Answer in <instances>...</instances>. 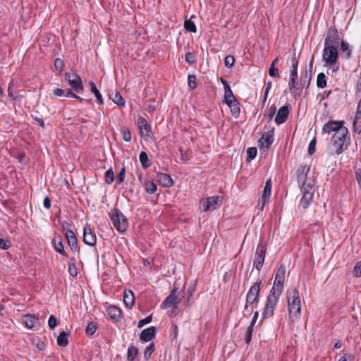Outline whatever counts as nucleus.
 Listing matches in <instances>:
<instances>
[{
    "mask_svg": "<svg viewBox=\"0 0 361 361\" xmlns=\"http://www.w3.org/2000/svg\"><path fill=\"white\" fill-rule=\"evenodd\" d=\"M322 130L328 134L334 133L331 145L336 154H341L347 149L350 137L343 121H329L323 126Z\"/></svg>",
    "mask_w": 361,
    "mask_h": 361,
    "instance_id": "nucleus-1",
    "label": "nucleus"
},
{
    "mask_svg": "<svg viewBox=\"0 0 361 361\" xmlns=\"http://www.w3.org/2000/svg\"><path fill=\"white\" fill-rule=\"evenodd\" d=\"M309 173L310 167L307 166H302L297 171L298 183L302 193L300 205L304 209L309 207L314 193V181L308 176Z\"/></svg>",
    "mask_w": 361,
    "mask_h": 361,
    "instance_id": "nucleus-2",
    "label": "nucleus"
},
{
    "mask_svg": "<svg viewBox=\"0 0 361 361\" xmlns=\"http://www.w3.org/2000/svg\"><path fill=\"white\" fill-rule=\"evenodd\" d=\"M287 301L288 305L289 318L291 322L298 321L301 315V300L296 288L287 291Z\"/></svg>",
    "mask_w": 361,
    "mask_h": 361,
    "instance_id": "nucleus-3",
    "label": "nucleus"
},
{
    "mask_svg": "<svg viewBox=\"0 0 361 361\" xmlns=\"http://www.w3.org/2000/svg\"><path fill=\"white\" fill-rule=\"evenodd\" d=\"M109 216L114 228L119 232H124L128 227V223L126 217L119 209L114 208L109 212Z\"/></svg>",
    "mask_w": 361,
    "mask_h": 361,
    "instance_id": "nucleus-4",
    "label": "nucleus"
},
{
    "mask_svg": "<svg viewBox=\"0 0 361 361\" xmlns=\"http://www.w3.org/2000/svg\"><path fill=\"white\" fill-rule=\"evenodd\" d=\"M260 286L261 281H257L250 288L246 296L245 311L252 312V308L250 311L249 307L253 305L257 307L259 300Z\"/></svg>",
    "mask_w": 361,
    "mask_h": 361,
    "instance_id": "nucleus-5",
    "label": "nucleus"
},
{
    "mask_svg": "<svg viewBox=\"0 0 361 361\" xmlns=\"http://www.w3.org/2000/svg\"><path fill=\"white\" fill-rule=\"evenodd\" d=\"M282 293L271 290L267 296L265 307L263 312V317H269L273 315L279 298Z\"/></svg>",
    "mask_w": 361,
    "mask_h": 361,
    "instance_id": "nucleus-6",
    "label": "nucleus"
},
{
    "mask_svg": "<svg viewBox=\"0 0 361 361\" xmlns=\"http://www.w3.org/2000/svg\"><path fill=\"white\" fill-rule=\"evenodd\" d=\"M338 56L337 46H324L322 55L324 66L334 65L338 61Z\"/></svg>",
    "mask_w": 361,
    "mask_h": 361,
    "instance_id": "nucleus-7",
    "label": "nucleus"
},
{
    "mask_svg": "<svg viewBox=\"0 0 361 361\" xmlns=\"http://www.w3.org/2000/svg\"><path fill=\"white\" fill-rule=\"evenodd\" d=\"M274 128L262 134L261 138L258 141V147L260 151L265 152L270 148L274 140Z\"/></svg>",
    "mask_w": 361,
    "mask_h": 361,
    "instance_id": "nucleus-8",
    "label": "nucleus"
},
{
    "mask_svg": "<svg viewBox=\"0 0 361 361\" xmlns=\"http://www.w3.org/2000/svg\"><path fill=\"white\" fill-rule=\"evenodd\" d=\"M286 271V266L284 264H281L276 273L274 286L271 290H274L276 291L282 293L285 281Z\"/></svg>",
    "mask_w": 361,
    "mask_h": 361,
    "instance_id": "nucleus-9",
    "label": "nucleus"
},
{
    "mask_svg": "<svg viewBox=\"0 0 361 361\" xmlns=\"http://www.w3.org/2000/svg\"><path fill=\"white\" fill-rule=\"evenodd\" d=\"M66 80L72 88L78 93L83 92V85L80 77L75 73H67Z\"/></svg>",
    "mask_w": 361,
    "mask_h": 361,
    "instance_id": "nucleus-10",
    "label": "nucleus"
},
{
    "mask_svg": "<svg viewBox=\"0 0 361 361\" xmlns=\"http://www.w3.org/2000/svg\"><path fill=\"white\" fill-rule=\"evenodd\" d=\"M266 245L264 243H260L257 247L255 258L254 260V265L257 271H260L263 267L266 256Z\"/></svg>",
    "mask_w": 361,
    "mask_h": 361,
    "instance_id": "nucleus-11",
    "label": "nucleus"
},
{
    "mask_svg": "<svg viewBox=\"0 0 361 361\" xmlns=\"http://www.w3.org/2000/svg\"><path fill=\"white\" fill-rule=\"evenodd\" d=\"M339 43V35L338 30L335 27H330L325 37L324 46H337Z\"/></svg>",
    "mask_w": 361,
    "mask_h": 361,
    "instance_id": "nucleus-12",
    "label": "nucleus"
},
{
    "mask_svg": "<svg viewBox=\"0 0 361 361\" xmlns=\"http://www.w3.org/2000/svg\"><path fill=\"white\" fill-rule=\"evenodd\" d=\"M83 242L90 246H94L97 242L95 233L92 231L90 226L87 225L83 228Z\"/></svg>",
    "mask_w": 361,
    "mask_h": 361,
    "instance_id": "nucleus-13",
    "label": "nucleus"
},
{
    "mask_svg": "<svg viewBox=\"0 0 361 361\" xmlns=\"http://www.w3.org/2000/svg\"><path fill=\"white\" fill-rule=\"evenodd\" d=\"M23 324L28 329H33L40 326L39 318L35 314H25L22 317Z\"/></svg>",
    "mask_w": 361,
    "mask_h": 361,
    "instance_id": "nucleus-14",
    "label": "nucleus"
},
{
    "mask_svg": "<svg viewBox=\"0 0 361 361\" xmlns=\"http://www.w3.org/2000/svg\"><path fill=\"white\" fill-rule=\"evenodd\" d=\"M176 289L173 288L169 295L164 300V302L161 305V307L162 309H167L170 307L172 305L176 306V303H178L180 302V299H178L176 295Z\"/></svg>",
    "mask_w": 361,
    "mask_h": 361,
    "instance_id": "nucleus-15",
    "label": "nucleus"
},
{
    "mask_svg": "<svg viewBox=\"0 0 361 361\" xmlns=\"http://www.w3.org/2000/svg\"><path fill=\"white\" fill-rule=\"evenodd\" d=\"M271 179H269L266 181V183H265V185H264V188L263 190V193H262V195L261 197V201L262 203L261 209H263L266 203L268 202L270 195H271Z\"/></svg>",
    "mask_w": 361,
    "mask_h": 361,
    "instance_id": "nucleus-16",
    "label": "nucleus"
},
{
    "mask_svg": "<svg viewBox=\"0 0 361 361\" xmlns=\"http://www.w3.org/2000/svg\"><path fill=\"white\" fill-rule=\"evenodd\" d=\"M288 114H289V110H288V106H281L279 109V111L276 114V116L275 118V122L278 125L283 123L286 121V119L288 116Z\"/></svg>",
    "mask_w": 361,
    "mask_h": 361,
    "instance_id": "nucleus-17",
    "label": "nucleus"
},
{
    "mask_svg": "<svg viewBox=\"0 0 361 361\" xmlns=\"http://www.w3.org/2000/svg\"><path fill=\"white\" fill-rule=\"evenodd\" d=\"M156 335V329L154 326H150L142 331L140 333V340L148 342L152 341Z\"/></svg>",
    "mask_w": 361,
    "mask_h": 361,
    "instance_id": "nucleus-18",
    "label": "nucleus"
},
{
    "mask_svg": "<svg viewBox=\"0 0 361 361\" xmlns=\"http://www.w3.org/2000/svg\"><path fill=\"white\" fill-rule=\"evenodd\" d=\"M66 237L68 241V244L73 252L78 250V240L72 230H68L66 232Z\"/></svg>",
    "mask_w": 361,
    "mask_h": 361,
    "instance_id": "nucleus-19",
    "label": "nucleus"
},
{
    "mask_svg": "<svg viewBox=\"0 0 361 361\" xmlns=\"http://www.w3.org/2000/svg\"><path fill=\"white\" fill-rule=\"evenodd\" d=\"M159 182L164 186L169 188L173 185V181L171 177L166 173H159L157 174Z\"/></svg>",
    "mask_w": 361,
    "mask_h": 361,
    "instance_id": "nucleus-20",
    "label": "nucleus"
},
{
    "mask_svg": "<svg viewBox=\"0 0 361 361\" xmlns=\"http://www.w3.org/2000/svg\"><path fill=\"white\" fill-rule=\"evenodd\" d=\"M123 302L126 307L130 309L135 304V296L130 290H125Z\"/></svg>",
    "mask_w": 361,
    "mask_h": 361,
    "instance_id": "nucleus-21",
    "label": "nucleus"
},
{
    "mask_svg": "<svg viewBox=\"0 0 361 361\" xmlns=\"http://www.w3.org/2000/svg\"><path fill=\"white\" fill-rule=\"evenodd\" d=\"M107 313L110 318L114 321H118L121 317V310L116 306H110L107 309Z\"/></svg>",
    "mask_w": 361,
    "mask_h": 361,
    "instance_id": "nucleus-22",
    "label": "nucleus"
},
{
    "mask_svg": "<svg viewBox=\"0 0 361 361\" xmlns=\"http://www.w3.org/2000/svg\"><path fill=\"white\" fill-rule=\"evenodd\" d=\"M288 85L290 90H299V82L298 78V72H290V79L288 82Z\"/></svg>",
    "mask_w": 361,
    "mask_h": 361,
    "instance_id": "nucleus-23",
    "label": "nucleus"
},
{
    "mask_svg": "<svg viewBox=\"0 0 361 361\" xmlns=\"http://www.w3.org/2000/svg\"><path fill=\"white\" fill-rule=\"evenodd\" d=\"M109 98L118 106L121 107L125 106L126 102L121 94L118 92H112L109 94Z\"/></svg>",
    "mask_w": 361,
    "mask_h": 361,
    "instance_id": "nucleus-24",
    "label": "nucleus"
},
{
    "mask_svg": "<svg viewBox=\"0 0 361 361\" xmlns=\"http://www.w3.org/2000/svg\"><path fill=\"white\" fill-rule=\"evenodd\" d=\"M53 245L56 252L61 255H65L64 246L62 242V238L60 235L56 236L53 239Z\"/></svg>",
    "mask_w": 361,
    "mask_h": 361,
    "instance_id": "nucleus-25",
    "label": "nucleus"
},
{
    "mask_svg": "<svg viewBox=\"0 0 361 361\" xmlns=\"http://www.w3.org/2000/svg\"><path fill=\"white\" fill-rule=\"evenodd\" d=\"M207 202L210 207L211 210H214L217 209L222 203V198L219 196H213L208 197Z\"/></svg>",
    "mask_w": 361,
    "mask_h": 361,
    "instance_id": "nucleus-26",
    "label": "nucleus"
},
{
    "mask_svg": "<svg viewBox=\"0 0 361 361\" xmlns=\"http://www.w3.org/2000/svg\"><path fill=\"white\" fill-rule=\"evenodd\" d=\"M226 104L229 106L232 116L235 118H238L240 114V109L237 99L231 102V103H227Z\"/></svg>",
    "mask_w": 361,
    "mask_h": 361,
    "instance_id": "nucleus-27",
    "label": "nucleus"
},
{
    "mask_svg": "<svg viewBox=\"0 0 361 361\" xmlns=\"http://www.w3.org/2000/svg\"><path fill=\"white\" fill-rule=\"evenodd\" d=\"M141 136L145 137L146 141H149L152 139V133L151 127L149 124L145 126L139 128Z\"/></svg>",
    "mask_w": 361,
    "mask_h": 361,
    "instance_id": "nucleus-28",
    "label": "nucleus"
},
{
    "mask_svg": "<svg viewBox=\"0 0 361 361\" xmlns=\"http://www.w3.org/2000/svg\"><path fill=\"white\" fill-rule=\"evenodd\" d=\"M138 355V349L134 346L133 345H131L129 346L128 351H127V360L128 361H134L136 357Z\"/></svg>",
    "mask_w": 361,
    "mask_h": 361,
    "instance_id": "nucleus-29",
    "label": "nucleus"
},
{
    "mask_svg": "<svg viewBox=\"0 0 361 361\" xmlns=\"http://www.w3.org/2000/svg\"><path fill=\"white\" fill-rule=\"evenodd\" d=\"M68 334L62 331L59 334L58 338H57V344L59 346L66 347L68 344Z\"/></svg>",
    "mask_w": 361,
    "mask_h": 361,
    "instance_id": "nucleus-30",
    "label": "nucleus"
},
{
    "mask_svg": "<svg viewBox=\"0 0 361 361\" xmlns=\"http://www.w3.org/2000/svg\"><path fill=\"white\" fill-rule=\"evenodd\" d=\"M353 129L355 133H361V113L356 112L354 121H353Z\"/></svg>",
    "mask_w": 361,
    "mask_h": 361,
    "instance_id": "nucleus-31",
    "label": "nucleus"
},
{
    "mask_svg": "<svg viewBox=\"0 0 361 361\" xmlns=\"http://www.w3.org/2000/svg\"><path fill=\"white\" fill-rule=\"evenodd\" d=\"M140 161L144 169H147L151 166L150 160L145 152H142L139 156Z\"/></svg>",
    "mask_w": 361,
    "mask_h": 361,
    "instance_id": "nucleus-32",
    "label": "nucleus"
},
{
    "mask_svg": "<svg viewBox=\"0 0 361 361\" xmlns=\"http://www.w3.org/2000/svg\"><path fill=\"white\" fill-rule=\"evenodd\" d=\"M224 90V102L226 104L236 100L231 87H226Z\"/></svg>",
    "mask_w": 361,
    "mask_h": 361,
    "instance_id": "nucleus-33",
    "label": "nucleus"
},
{
    "mask_svg": "<svg viewBox=\"0 0 361 361\" xmlns=\"http://www.w3.org/2000/svg\"><path fill=\"white\" fill-rule=\"evenodd\" d=\"M89 86H90V91L94 94V95L97 97L99 103L100 104H102L104 103V101H103V99H102V96L101 93L99 92V91L97 90L95 84L93 82H89Z\"/></svg>",
    "mask_w": 361,
    "mask_h": 361,
    "instance_id": "nucleus-34",
    "label": "nucleus"
},
{
    "mask_svg": "<svg viewBox=\"0 0 361 361\" xmlns=\"http://www.w3.org/2000/svg\"><path fill=\"white\" fill-rule=\"evenodd\" d=\"M326 78L324 73H320L317 75V85L319 88H324L326 87Z\"/></svg>",
    "mask_w": 361,
    "mask_h": 361,
    "instance_id": "nucleus-35",
    "label": "nucleus"
},
{
    "mask_svg": "<svg viewBox=\"0 0 361 361\" xmlns=\"http://www.w3.org/2000/svg\"><path fill=\"white\" fill-rule=\"evenodd\" d=\"M194 17L195 16H192L190 19L186 20L184 23L185 29L187 31L190 32H196V31H197L196 25L194 23V22L192 21V18Z\"/></svg>",
    "mask_w": 361,
    "mask_h": 361,
    "instance_id": "nucleus-36",
    "label": "nucleus"
},
{
    "mask_svg": "<svg viewBox=\"0 0 361 361\" xmlns=\"http://www.w3.org/2000/svg\"><path fill=\"white\" fill-rule=\"evenodd\" d=\"M157 185L152 181H148L145 183V190L149 194H154L157 191Z\"/></svg>",
    "mask_w": 361,
    "mask_h": 361,
    "instance_id": "nucleus-37",
    "label": "nucleus"
},
{
    "mask_svg": "<svg viewBox=\"0 0 361 361\" xmlns=\"http://www.w3.org/2000/svg\"><path fill=\"white\" fill-rule=\"evenodd\" d=\"M97 329V325L94 322H90L86 327V334L87 335H93Z\"/></svg>",
    "mask_w": 361,
    "mask_h": 361,
    "instance_id": "nucleus-38",
    "label": "nucleus"
},
{
    "mask_svg": "<svg viewBox=\"0 0 361 361\" xmlns=\"http://www.w3.org/2000/svg\"><path fill=\"white\" fill-rule=\"evenodd\" d=\"M114 180V173L112 169H109L105 172V181L107 184H111Z\"/></svg>",
    "mask_w": 361,
    "mask_h": 361,
    "instance_id": "nucleus-39",
    "label": "nucleus"
},
{
    "mask_svg": "<svg viewBox=\"0 0 361 361\" xmlns=\"http://www.w3.org/2000/svg\"><path fill=\"white\" fill-rule=\"evenodd\" d=\"M155 347L153 343H150L148 346L146 347L145 352H144V356L146 360H148L152 353L154 351Z\"/></svg>",
    "mask_w": 361,
    "mask_h": 361,
    "instance_id": "nucleus-40",
    "label": "nucleus"
},
{
    "mask_svg": "<svg viewBox=\"0 0 361 361\" xmlns=\"http://www.w3.org/2000/svg\"><path fill=\"white\" fill-rule=\"evenodd\" d=\"M185 61L187 63L192 65L197 62V57L194 53L188 52L185 54Z\"/></svg>",
    "mask_w": 361,
    "mask_h": 361,
    "instance_id": "nucleus-41",
    "label": "nucleus"
},
{
    "mask_svg": "<svg viewBox=\"0 0 361 361\" xmlns=\"http://www.w3.org/2000/svg\"><path fill=\"white\" fill-rule=\"evenodd\" d=\"M188 83L190 90L196 88V76L195 75H189L188 77Z\"/></svg>",
    "mask_w": 361,
    "mask_h": 361,
    "instance_id": "nucleus-42",
    "label": "nucleus"
},
{
    "mask_svg": "<svg viewBox=\"0 0 361 361\" xmlns=\"http://www.w3.org/2000/svg\"><path fill=\"white\" fill-rule=\"evenodd\" d=\"M125 175H126V169L125 167H123L119 173L117 175L116 177V184L120 185L121 183L123 182L125 179Z\"/></svg>",
    "mask_w": 361,
    "mask_h": 361,
    "instance_id": "nucleus-43",
    "label": "nucleus"
},
{
    "mask_svg": "<svg viewBox=\"0 0 361 361\" xmlns=\"http://www.w3.org/2000/svg\"><path fill=\"white\" fill-rule=\"evenodd\" d=\"M247 155L248 160H252L255 158L257 155V148L256 147H249L247 149Z\"/></svg>",
    "mask_w": 361,
    "mask_h": 361,
    "instance_id": "nucleus-44",
    "label": "nucleus"
},
{
    "mask_svg": "<svg viewBox=\"0 0 361 361\" xmlns=\"http://www.w3.org/2000/svg\"><path fill=\"white\" fill-rule=\"evenodd\" d=\"M235 63V58L233 56L228 55L224 59V64L226 67L231 68L233 66Z\"/></svg>",
    "mask_w": 361,
    "mask_h": 361,
    "instance_id": "nucleus-45",
    "label": "nucleus"
},
{
    "mask_svg": "<svg viewBox=\"0 0 361 361\" xmlns=\"http://www.w3.org/2000/svg\"><path fill=\"white\" fill-rule=\"evenodd\" d=\"M253 329L254 327H252V326H248L247 329L245 339L246 343L247 344L250 343L251 341Z\"/></svg>",
    "mask_w": 361,
    "mask_h": 361,
    "instance_id": "nucleus-46",
    "label": "nucleus"
},
{
    "mask_svg": "<svg viewBox=\"0 0 361 361\" xmlns=\"http://www.w3.org/2000/svg\"><path fill=\"white\" fill-rule=\"evenodd\" d=\"M58 324L57 319L54 315H51L48 320V325L51 329H54Z\"/></svg>",
    "mask_w": 361,
    "mask_h": 361,
    "instance_id": "nucleus-47",
    "label": "nucleus"
},
{
    "mask_svg": "<svg viewBox=\"0 0 361 361\" xmlns=\"http://www.w3.org/2000/svg\"><path fill=\"white\" fill-rule=\"evenodd\" d=\"M68 273L73 277H75L77 276L78 271H77V268H76L75 264H72V263L69 262Z\"/></svg>",
    "mask_w": 361,
    "mask_h": 361,
    "instance_id": "nucleus-48",
    "label": "nucleus"
},
{
    "mask_svg": "<svg viewBox=\"0 0 361 361\" xmlns=\"http://www.w3.org/2000/svg\"><path fill=\"white\" fill-rule=\"evenodd\" d=\"M353 274L355 277L361 276V261L356 263L353 269Z\"/></svg>",
    "mask_w": 361,
    "mask_h": 361,
    "instance_id": "nucleus-49",
    "label": "nucleus"
},
{
    "mask_svg": "<svg viewBox=\"0 0 361 361\" xmlns=\"http://www.w3.org/2000/svg\"><path fill=\"white\" fill-rule=\"evenodd\" d=\"M316 137H314L309 144L308 153L312 155L315 152Z\"/></svg>",
    "mask_w": 361,
    "mask_h": 361,
    "instance_id": "nucleus-50",
    "label": "nucleus"
},
{
    "mask_svg": "<svg viewBox=\"0 0 361 361\" xmlns=\"http://www.w3.org/2000/svg\"><path fill=\"white\" fill-rule=\"evenodd\" d=\"M11 246V243L10 241L0 238V249L8 250Z\"/></svg>",
    "mask_w": 361,
    "mask_h": 361,
    "instance_id": "nucleus-51",
    "label": "nucleus"
},
{
    "mask_svg": "<svg viewBox=\"0 0 361 361\" xmlns=\"http://www.w3.org/2000/svg\"><path fill=\"white\" fill-rule=\"evenodd\" d=\"M152 315H149L146 318L141 319L138 322V327L142 328L144 325L147 324L152 322Z\"/></svg>",
    "mask_w": 361,
    "mask_h": 361,
    "instance_id": "nucleus-52",
    "label": "nucleus"
},
{
    "mask_svg": "<svg viewBox=\"0 0 361 361\" xmlns=\"http://www.w3.org/2000/svg\"><path fill=\"white\" fill-rule=\"evenodd\" d=\"M269 74L271 77L279 78V70L274 66L271 65L269 69Z\"/></svg>",
    "mask_w": 361,
    "mask_h": 361,
    "instance_id": "nucleus-53",
    "label": "nucleus"
},
{
    "mask_svg": "<svg viewBox=\"0 0 361 361\" xmlns=\"http://www.w3.org/2000/svg\"><path fill=\"white\" fill-rule=\"evenodd\" d=\"M65 97H73V98H75L77 99H79L80 101H82L83 100L82 98H81L80 97H79L77 94H74L71 89H66V90Z\"/></svg>",
    "mask_w": 361,
    "mask_h": 361,
    "instance_id": "nucleus-54",
    "label": "nucleus"
},
{
    "mask_svg": "<svg viewBox=\"0 0 361 361\" xmlns=\"http://www.w3.org/2000/svg\"><path fill=\"white\" fill-rule=\"evenodd\" d=\"M122 135H123V139L125 141L129 142L131 140V133L130 132L129 130H128V129L123 130Z\"/></svg>",
    "mask_w": 361,
    "mask_h": 361,
    "instance_id": "nucleus-55",
    "label": "nucleus"
},
{
    "mask_svg": "<svg viewBox=\"0 0 361 361\" xmlns=\"http://www.w3.org/2000/svg\"><path fill=\"white\" fill-rule=\"evenodd\" d=\"M341 49L342 51H343V52L347 51L348 52L347 55H348V57L350 56V50L349 49V44H348V43H347L345 41H342L341 42Z\"/></svg>",
    "mask_w": 361,
    "mask_h": 361,
    "instance_id": "nucleus-56",
    "label": "nucleus"
},
{
    "mask_svg": "<svg viewBox=\"0 0 361 361\" xmlns=\"http://www.w3.org/2000/svg\"><path fill=\"white\" fill-rule=\"evenodd\" d=\"M200 209L203 212H207V211L211 210L210 207L209 205V203H208L207 199L205 200L201 201V202H200Z\"/></svg>",
    "mask_w": 361,
    "mask_h": 361,
    "instance_id": "nucleus-57",
    "label": "nucleus"
},
{
    "mask_svg": "<svg viewBox=\"0 0 361 361\" xmlns=\"http://www.w3.org/2000/svg\"><path fill=\"white\" fill-rule=\"evenodd\" d=\"M54 66L56 70L62 71L63 66V61L61 59H56L54 62Z\"/></svg>",
    "mask_w": 361,
    "mask_h": 361,
    "instance_id": "nucleus-58",
    "label": "nucleus"
},
{
    "mask_svg": "<svg viewBox=\"0 0 361 361\" xmlns=\"http://www.w3.org/2000/svg\"><path fill=\"white\" fill-rule=\"evenodd\" d=\"M195 290V282L193 285H191L188 288V304L189 303L190 299L192 297L193 293Z\"/></svg>",
    "mask_w": 361,
    "mask_h": 361,
    "instance_id": "nucleus-59",
    "label": "nucleus"
},
{
    "mask_svg": "<svg viewBox=\"0 0 361 361\" xmlns=\"http://www.w3.org/2000/svg\"><path fill=\"white\" fill-rule=\"evenodd\" d=\"M298 66V61L296 59L295 55H294V56L292 59V68H291L290 72H294V71L297 72Z\"/></svg>",
    "mask_w": 361,
    "mask_h": 361,
    "instance_id": "nucleus-60",
    "label": "nucleus"
},
{
    "mask_svg": "<svg viewBox=\"0 0 361 361\" xmlns=\"http://www.w3.org/2000/svg\"><path fill=\"white\" fill-rule=\"evenodd\" d=\"M302 80H303L304 83L307 82V86L308 87L311 80V74L306 71L302 75Z\"/></svg>",
    "mask_w": 361,
    "mask_h": 361,
    "instance_id": "nucleus-61",
    "label": "nucleus"
},
{
    "mask_svg": "<svg viewBox=\"0 0 361 361\" xmlns=\"http://www.w3.org/2000/svg\"><path fill=\"white\" fill-rule=\"evenodd\" d=\"M355 175L359 186L361 187V169H357Z\"/></svg>",
    "mask_w": 361,
    "mask_h": 361,
    "instance_id": "nucleus-62",
    "label": "nucleus"
},
{
    "mask_svg": "<svg viewBox=\"0 0 361 361\" xmlns=\"http://www.w3.org/2000/svg\"><path fill=\"white\" fill-rule=\"evenodd\" d=\"M66 90L56 88L54 90V94L59 97H65Z\"/></svg>",
    "mask_w": 361,
    "mask_h": 361,
    "instance_id": "nucleus-63",
    "label": "nucleus"
},
{
    "mask_svg": "<svg viewBox=\"0 0 361 361\" xmlns=\"http://www.w3.org/2000/svg\"><path fill=\"white\" fill-rule=\"evenodd\" d=\"M147 124H148V123L145 118L140 117L137 119V125H138L139 128L144 127V126H145V125H147Z\"/></svg>",
    "mask_w": 361,
    "mask_h": 361,
    "instance_id": "nucleus-64",
    "label": "nucleus"
}]
</instances>
